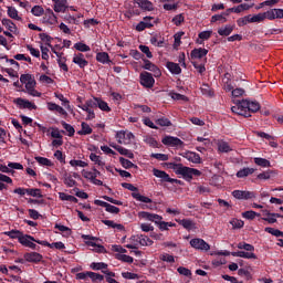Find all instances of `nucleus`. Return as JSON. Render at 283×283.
<instances>
[{
    "mask_svg": "<svg viewBox=\"0 0 283 283\" xmlns=\"http://www.w3.org/2000/svg\"><path fill=\"white\" fill-rule=\"evenodd\" d=\"M177 176H182L185 180L191 182L193 180V176H202V172L196 168H189L187 166H179L178 170H176Z\"/></svg>",
    "mask_w": 283,
    "mask_h": 283,
    "instance_id": "f257e3e1",
    "label": "nucleus"
},
{
    "mask_svg": "<svg viewBox=\"0 0 283 283\" xmlns=\"http://www.w3.org/2000/svg\"><path fill=\"white\" fill-rule=\"evenodd\" d=\"M122 187L124 189H128V191H133L132 196L135 200H138V202H145L146 205H149L151 202V199L148 197H145L136 191H138V188H136L134 185L132 184H127V182H123Z\"/></svg>",
    "mask_w": 283,
    "mask_h": 283,
    "instance_id": "f03ea898",
    "label": "nucleus"
},
{
    "mask_svg": "<svg viewBox=\"0 0 283 283\" xmlns=\"http://www.w3.org/2000/svg\"><path fill=\"white\" fill-rule=\"evenodd\" d=\"M244 106V99L237 101L235 106L231 107V112L233 114H238V116H244V118H251V114H249V111H247V107Z\"/></svg>",
    "mask_w": 283,
    "mask_h": 283,
    "instance_id": "7ed1b4c3",
    "label": "nucleus"
},
{
    "mask_svg": "<svg viewBox=\"0 0 283 283\" xmlns=\"http://www.w3.org/2000/svg\"><path fill=\"white\" fill-rule=\"evenodd\" d=\"M34 242H41V240L34 239V237L25 234L23 237H20V244L23 247H29V249H34L35 251H39V247Z\"/></svg>",
    "mask_w": 283,
    "mask_h": 283,
    "instance_id": "20e7f679",
    "label": "nucleus"
},
{
    "mask_svg": "<svg viewBox=\"0 0 283 283\" xmlns=\"http://www.w3.org/2000/svg\"><path fill=\"white\" fill-rule=\"evenodd\" d=\"M190 247H192V249H197V251H209V249H211V245H209V243L203 239L190 240Z\"/></svg>",
    "mask_w": 283,
    "mask_h": 283,
    "instance_id": "39448f33",
    "label": "nucleus"
},
{
    "mask_svg": "<svg viewBox=\"0 0 283 283\" xmlns=\"http://www.w3.org/2000/svg\"><path fill=\"white\" fill-rule=\"evenodd\" d=\"M155 83H156V81L154 80V76L151 75V73H149V72L140 73V84L144 87L151 88V87H154Z\"/></svg>",
    "mask_w": 283,
    "mask_h": 283,
    "instance_id": "423d86ee",
    "label": "nucleus"
},
{
    "mask_svg": "<svg viewBox=\"0 0 283 283\" xmlns=\"http://www.w3.org/2000/svg\"><path fill=\"white\" fill-rule=\"evenodd\" d=\"M232 196H233V198H237V200H251V199L255 198V192L234 190L232 192Z\"/></svg>",
    "mask_w": 283,
    "mask_h": 283,
    "instance_id": "0eeeda50",
    "label": "nucleus"
},
{
    "mask_svg": "<svg viewBox=\"0 0 283 283\" xmlns=\"http://www.w3.org/2000/svg\"><path fill=\"white\" fill-rule=\"evenodd\" d=\"M163 145H167L168 147H181V145H185L182 140L178 137H171V136H166L161 140Z\"/></svg>",
    "mask_w": 283,
    "mask_h": 283,
    "instance_id": "6e6552de",
    "label": "nucleus"
},
{
    "mask_svg": "<svg viewBox=\"0 0 283 283\" xmlns=\"http://www.w3.org/2000/svg\"><path fill=\"white\" fill-rule=\"evenodd\" d=\"M94 205H97V207H104L108 213H120V208L113 206L108 202L96 199L94 201Z\"/></svg>",
    "mask_w": 283,
    "mask_h": 283,
    "instance_id": "1a4fd4ad",
    "label": "nucleus"
},
{
    "mask_svg": "<svg viewBox=\"0 0 283 283\" xmlns=\"http://www.w3.org/2000/svg\"><path fill=\"white\" fill-rule=\"evenodd\" d=\"M145 65L143 66L144 70H148V72H153L155 77L161 76L163 73L160 72V69L156 66V64L151 63V61L144 59Z\"/></svg>",
    "mask_w": 283,
    "mask_h": 283,
    "instance_id": "9d476101",
    "label": "nucleus"
},
{
    "mask_svg": "<svg viewBox=\"0 0 283 283\" xmlns=\"http://www.w3.org/2000/svg\"><path fill=\"white\" fill-rule=\"evenodd\" d=\"M13 103L20 107V109H36V105L32 104L28 99H23L21 97H18L13 99Z\"/></svg>",
    "mask_w": 283,
    "mask_h": 283,
    "instance_id": "9b49d317",
    "label": "nucleus"
},
{
    "mask_svg": "<svg viewBox=\"0 0 283 283\" xmlns=\"http://www.w3.org/2000/svg\"><path fill=\"white\" fill-rule=\"evenodd\" d=\"M243 107H245L248 114L260 112V103L249 102V99H243Z\"/></svg>",
    "mask_w": 283,
    "mask_h": 283,
    "instance_id": "f8f14e48",
    "label": "nucleus"
},
{
    "mask_svg": "<svg viewBox=\"0 0 283 283\" xmlns=\"http://www.w3.org/2000/svg\"><path fill=\"white\" fill-rule=\"evenodd\" d=\"M133 240H135L136 242H139L142 247H151L154 244V241H151L149 237L143 235V234L133 235Z\"/></svg>",
    "mask_w": 283,
    "mask_h": 283,
    "instance_id": "ddd939ff",
    "label": "nucleus"
},
{
    "mask_svg": "<svg viewBox=\"0 0 283 283\" xmlns=\"http://www.w3.org/2000/svg\"><path fill=\"white\" fill-rule=\"evenodd\" d=\"M151 17H145L144 18V21L139 22L137 25H136V30L137 32H143V30H146V28H154V24L150 23L149 21H151Z\"/></svg>",
    "mask_w": 283,
    "mask_h": 283,
    "instance_id": "4468645a",
    "label": "nucleus"
},
{
    "mask_svg": "<svg viewBox=\"0 0 283 283\" xmlns=\"http://www.w3.org/2000/svg\"><path fill=\"white\" fill-rule=\"evenodd\" d=\"M36 244H42V247H49L50 249H57L59 251H61L62 249H65V243L63 242H54V243H50L48 241H36Z\"/></svg>",
    "mask_w": 283,
    "mask_h": 283,
    "instance_id": "2eb2a0df",
    "label": "nucleus"
},
{
    "mask_svg": "<svg viewBox=\"0 0 283 283\" xmlns=\"http://www.w3.org/2000/svg\"><path fill=\"white\" fill-rule=\"evenodd\" d=\"M207 54H209V50L199 48V49L192 50L190 53V56L191 59H205Z\"/></svg>",
    "mask_w": 283,
    "mask_h": 283,
    "instance_id": "dca6fc26",
    "label": "nucleus"
},
{
    "mask_svg": "<svg viewBox=\"0 0 283 283\" xmlns=\"http://www.w3.org/2000/svg\"><path fill=\"white\" fill-rule=\"evenodd\" d=\"M153 174L156 176V178H160L161 182H171V177H169V175L163 170L154 168Z\"/></svg>",
    "mask_w": 283,
    "mask_h": 283,
    "instance_id": "f3484780",
    "label": "nucleus"
},
{
    "mask_svg": "<svg viewBox=\"0 0 283 283\" xmlns=\"http://www.w3.org/2000/svg\"><path fill=\"white\" fill-rule=\"evenodd\" d=\"M24 260L27 262H41V260H43V255L38 252H30L24 254Z\"/></svg>",
    "mask_w": 283,
    "mask_h": 283,
    "instance_id": "a211bd4d",
    "label": "nucleus"
},
{
    "mask_svg": "<svg viewBox=\"0 0 283 283\" xmlns=\"http://www.w3.org/2000/svg\"><path fill=\"white\" fill-rule=\"evenodd\" d=\"M177 222L179 224H181V227H184V229H187V231H191L192 229H198L196 227V222H193V220H191V219L177 220Z\"/></svg>",
    "mask_w": 283,
    "mask_h": 283,
    "instance_id": "6ab92c4d",
    "label": "nucleus"
},
{
    "mask_svg": "<svg viewBox=\"0 0 283 283\" xmlns=\"http://www.w3.org/2000/svg\"><path fill=\"white\" fill-rule=\"evenodd\" d=\"M73 63H75V65H78V67H85L87 66V60H85V56L82 53H78L77 55H75L73 57Z\"/></svg>",
    "mask_w": 283,
    "mask_h": 283,
    "instance_id": "aec40b11",
    "label": "nucleus"
},
{
    "mask_svg": "<svg viewBox=\"0 0 283 283\" xmlns=\"http://www.w3.org/2000/svg\"><path fill=\"white\" fill-rule=\"evenodd\" d=\"M185 158H187V160H189V163H193L195 165H200V163H201L200 155H198L193 151L186 153Z\"/></svg>",
    "mask_w": 283,
    "mask_h": 283,
    "instance_id": "412c9836",
    "label": "nucleus"
},
{
    "mask_svg": "<svg viewBox=\"0 0 283 283\" xmlns=\"http://www.w3.org/2000/svg\"><path fill=\"white\" fill-rule=\"evenodd\" d=\"M166 66L169 72H171V74H181L182 72V69H180V65L178 63L167 62Z\"/></svg>",
    "mask_w": 283,
    "mask_h": 283,
    "instance_id": "4be33fe9",
    "label": "nucleus"
},
{
    "mask_svg": "<svg viewBox=\"0 0 283 283\" xmlns=\"http://www.w3.org/2000/svg\"><path fill=\"white\" fill-rule=\"evenodd\" d=\"M113 149H116L120 156H126L127 158H134V153H132L129 149H126L122 146H113Z\"/></svg>",
    "mask_w": 283,
    "mask_h": 283,
    "instance_id": "5701e85b",
    "label": "nucleus"
},
{
    "mask_svg": "<svg viewBox=\"0 0 283 283\" xmlns=\"http://www.w3.org/2000/svg\"><path fill=\"white\" fill-rule=\"evenodd\" d=\"M2 25H6V28L8 30H10L13 34H17V32H18L17 24H14V22H12V20L2 19Z\"/></svg>",
    "mask_w": 283,
    "mask_h": 283,
    "instance_id": "b1692460",
    "label": "nucleus"
},
{
    "mask_svg": "<svg viewBox=\"0 0 283 283\" xmlns=\"http://www.w3.org/2000/svg\"><path fill=\"white\" fill-rule=\"evenodd\" d=\"M48 106L51 112H57V114H62V116H67V112H65L64 108L61 107L60 105L54 103H49Z\"/></svg>",
    "mask_w": 283,
    "mask_h": 283,
    "instance_id": "393cba45",
    "label": "nucleus"
},
{
    "mask_svg": "<svg viewBox=\"0 0 283 283\" xmlns=\"http://www.w3.org/2000/svg\"><path fill=\"white\" fill-rule=\"evenodd\" d=\"M137 3L142 10H147L148 12L154 10V4L148 0H138Z\"/></svg>",
    "mask_w": 283,
    "mask_h": 283,
    "instance_id": "a878e982",
    "label": "nucleus"
},
{
    "mask_svg": "<svg viewBox=\"0 0 283 283\" xmlns=\"http://www.w3.org/2000/svg\"><path fill=\"white\" fill-rule=\"evenodd\" d=\"M65 10H67V0H61L59 2H55L54 4L55 12H65Z\"/></svg>",
    "mask_w": 283,
    "mask_h": 283,
    "instance_id": "bb28decb",
    "label": "nucleus"
},
{
    "mask_svg": "<svg viewBox=\"0 0 283 283\" xmlns=\"http://www.w3.org/2000/svg\"><path fill=\"white\" fill-rule=\"evenodd\" d=\"M119 163L124 169H132V167H135V169H138V166H136L134 163H132L129 159H126L125 157H119Z\"/></svg>",
    "mask_w": 283,
    "mask_h": 283,
    "instance_id": "cd10ccee",
    "label": "nucleus"
},
{
    "mask_svg": "<svg viewBox=\"0 0 283 283\" xmlns=\"http://www.w3.org/2000/svg\"><path fill=\"white\" fill-rule=\"evenodd\" d=\"M43 21L46 23H54V21H56V15H54V11L48 9L43 18Z\"/></svg>",
    "mask_w": 283,
    "mask_h": 283,
    "instance_id": "c85d7f7f",
    "label": "nucleus"
},
{
    "mask_svg": "<svg viewBox=\"0 0 283 283\" xmlns=\"http://www.w3.org/2000/svg\"><path fill=\"white\" fill-rule=\"evenodd\" d=\"M4 235H8L9 238H12V239H18L19 242H21V238H23V232L19 230H11V231L4 232Z\"/></svg>",
    "mask_w": 283,
    "mask_h": 283,
    "instance_id": "c756f323",
    "label": "nucleus"
},
{
    "mask_svg": "<svg viewBox=\"0 0 283 283\" xmlns=\"http://www.w3.org/2000/svg\"><path fill=\"white\" fill-rule=\"evenodd\" d=\"M255 169L253 168H243L237 172V178H247V176H251Z\"/></svg>",
    "mask_w": 283,
    "mask_h": 283,
    "instance_id": "7c9ffc66",
    "label": "nucleus"
},
{
    "mask_svg": "<svg viewBox=\"0 0 283 283\" xmlns=\"http://www.w3.org/2000/svg\"><path fill=\"white\" fill-rule=\"evenodd\" d=\"M82 239L83 240H88V241H86L87 247H93V249H94L97 245L96 241H98V238H96V237L83 234Z\"/></svg>",
    "mask_w": 283,
    "mask_h": 283,
    "instance_id": "2f4dec72",
    "label": "nucleus"
},
{
    "mask_svg": "<svg viewBox=\"0 0 283 283\" xmlns=\"http://www.w3.org/2000/svg\"><path fill=\"white\" fill-rule=\"evenodd\" d=\"M231 32H233V27L230 24H227L224 28L218 30V34H220V36H229Z\"/></svg>",
    "mask_w": 283,
    "mask_h": 283,
    "instance_id": "473e14b6",
    "label": "nucleus"
},
{
    "mask_svg": "<svg viewBox=\"0 0 283 283\" xmlns=\"http://www.w3.org/2000/svg\"><path fill=\"white\" fill-rule=\"evenodd\" d=\"M91 269H93V271H108L107 270V263H104V262H99V263H96V262H93L91 264Z\"/></svg>",
    "mask_w": 283,
    "mask_h": 283,
    "instance_id": "72a5a7b5",
    "label": "nucleus"
},
{
    "mask_svg": "<svg viewBox=\"0 0 283 283\" xmlns=\"http://www.w3.org/2000/svg\"><path fill=\"white\" fill-rule=\"evenodd\" d=\"M77 134H78L80 136H87V135L92 134V127H90V126L87 125V123L83 122V123H82V129L78 130Z\"/></svg>",
    "mask_w": 283,
    "mask_h": 283,
    "instance_id": "f704fd0d",
    "label": "nucleus"
},
{
    "mask_svg": "<svg viewBox=\"0 0 283 283\" xmlns=\"http://www.w3.org/2000/svg\"><path fill=\"white\" fill-rule=\"evenodd\" d=\"M8 17H10V19H14L15 21H21V17H19V11H17L14 7H8Z\"/></svg>",
    "mask_w": 283,
    "mask_h": 283,
    "instance_id": "c9c22d12",
    "label": "nucleus"
},
{
    "mask_svg": "<svg viewBox=\"0 0 283 283\" xmlns=\"http://www.w3.org/2000/svg\"><path fill=\"white\" fill-rule=\"evenodd\" d=\"M96 61H98V63H109V54H107V52H99L96 55Z\"/></svg>",
    "mask_w": 283,
    "mask_h": 283,
    "instance_id": "e433bc0d",
    "label": "nucleus"
},
{
    "mask_svg": "<svg viewBox=\"0 0 283 283\" xmlns=\"http://www.w3.org/2000/svg\"><path fill=\"white\" fill-rule=\"evenodd\" d=\"M39 38L41 39V41H43V43H45V45H48V48H52V36H50L48 33H40Z\"/></svg>",
    "mask_w": 283,
    "mask_h": 283,
    "instance_id": "4c0bfd02",
    "label": "nucleus"
},
{
    "mask_svg": "<svg viewBox=\"0 0 283 283\" xmlns=\"http://www.w3.org/2000/svg\"><path fill=\"white\" fill-rule=\"evenodd\" d=\"M87 275L92 280V282H102L105 279L103 274H98L96 272H87Z\"/></svg>",
    "mask_w": 283,
    "mask_h": 283,
    "instance_id": "58836bf2",
    "label": "nucleus"
},
{
    "mask_svg": "<svg viewBox=\"0 0 283 283\" xmlns=\"http://www.w3.org/2000/svg\"><path fill=\"white\" fill-rule=\"evenodd\" d=\"M218 149L223 154H229V151H231V146H229V143L227 142H220L218 144Z\"/></svg>",
    "mask_w": 283,
    "mask_h": 283,
    "instance_id": "ea45409f",
    "label": "nucleus"
},
{
    "mask_svg": "<svg viewBox=\"0 0 283 283\" xmlns=\"http://www.w3.org/2000/svg\"><path fill=\"white\" fill-rule=\"evenodd\" d=\"M59 196H60V199L66 200L67 202H78V199L72 195L60 192Z\"/></svg>",
    "mask_w": 283,
    "mask_h": 283,
    "instance_id": "a19ab883",
    "label": "nucleus"
},
{
    "mask_svg": "<svg viewBox=\"0 0 283 283\" xmlns=\"http://www.w3.org/2000/svg\"><path fill=\"white\" fill-rule=\"evenodd\" d=\"M254 163L259 167H271V161H269V159L256 157L254 158Z\"/></svg>",
    "mask_w": 283,
    "mask_h": 283,
    "instance_id": "79ce46f5",
    "label": "nucleus"
},
{
    "mask_svg": "<svg viewBox=\"0 0 283 283\" xmlns=\"http://www.w3.org/2000/svg\"><path fill=\"white\" fill-rule=\"evenodd\" d=\"M90 158H91L92 163H94L95 165H98V167H105L104 161L101 160V156H98V155L92 153V154L90 155Z\"/></svg>",
    "mask_w": 283,
    "mask_h": 283,
    "instance_id": "37998d69",
    "label": "nucleus"
},
{
    "mask_svg": "<svg viewBox=\"0 0 283 283\" xmlns=\"http://www.w3.org/2000/svg\"><path fill=\"white\" fill-rule=\"evenodd\" d=\"M27 193L33 198H43V195H41V189L39 188L27 189Z\"/></svg>",
    "mask_w": 283,
    "mask_h": 283,
    "instance_id": "c03bdc74",
    "label": "nucleus"
},
{
    "mask_svg": "<svg viewBox=\"0 0 283 283\" xmlns=\"http://www.w3.org/2000/svg\"><path fill=\"white\" fill-rule=\"evenodd\" d=\"M170 96H171V98H172L174 101H184V103L189 102V97H187V96H185V95H182V94H180V93H174V92H171V93H170Z\"/></svg>",
    "mask_w": 283,
    "mask_h": 283,
    "instance_id": "a18cd8bd",
    "label": "nucleus"
},
{
    "mask_svg": "<svg viewBox=\"0 0 283 283\" xmlns=\"http://www.w3.org/2000/svg\"><path fill=\"white\" fill-rule=\"evenodd\" d=\"M156 124L159 125L160 127H171V120L166 117H161L156 120Z\"/></svg>",
    "mask_w": 283,
    "mask_h": 283,
    "instance_id": "49530a36",
    "label": "nucleus"
},
{
    "mask_svg": "<svg viewBox=\"0 0 283 283\" xmlns=\"http://www.w3.org/2000/svg\"><path fill=\"white\" fill-rule=\"evenodd\" d=\"M201 94H203V96H213V91H211V86H209L208 84H202L201 86Z\"/></svg>",
    "mask_w": 283,
    "mask_h": 283,
    "instance_id": "de8ad7c7",
    "label": "nucleus"
},
{
    "mask_svg": "<svg viewBox=\"0 0 283 283\" xmlns=\"http://www.w3.org/2000/svg\"><path fill=\"white\" fill-rule=\"evenodd\" d=\"M36 163H39V165H43L44 167H52V161L48 158L44 157H35Z\"/></svg>",
    "mask_w": 283,
    "mask_h": 283,
    "instance_id": "09e8293b",
    "label": "nucleus"
},
{
    "mask_svg": "<svg viewBox=\"0 0 283 283\" xmlns=\"http://www.w3.org/2000/svg\"><path fill=\"white\" fill-rule=\"evenodd\" d=\"M74 48L78 52H90V46L83 42L75 43Z\"/></svg>",
    "mask_w": 283,
    "mask_h": 283,
    "instance_id": "8fccbe9b",
    "label": "nucleus"
},
{
    "mask_svg": "<svg viewBox=\"0 0 283 283\" xmlns=\"http://www.w3.org/2000/svg\"><path fill=\"white\" fill-rule=\"evenodd\" d=\"M61 125L63 126V128L69 133V136H74L75 134V129H74V126L65 123V122H61Z\"/></svg>",
    "mask_w": 283,
    "mask_h": 283,
    "instance_id": "3c124183",
    "label": "nucleus"
},
{
    "mask_svg": "<svg viewBox=\"0 0 283 283\" xmlns=\"http://www.w3.org/2000/svg\"><path fill=\"white\" fill-rule=\"evenodd\" d=\"M97 103V107L102 109V112H112V108H109V105H107L105 101L98 98Z\"/></svg>",
    "mask_w": 283,
    "mask_h": 283,
    "instance_id": "603ef678",
    "label": "nucleus"
},
{
    "mask_svg": "<svg viewBox=\"0 0 283 283\" xmlns=\"http://www.w3.org/2000/svg\"><path fill=\"white\" fill-rule=\"evenodd\" d=\"M255 216H260V213H256L253 210L242 212V218H245L247 220H254Z\"/></svg>",
    "mask_w": 283,
    "mask_h": 283,
    "instance_id": "864d4df0",
    "label": "nucleus"
},
{
    "mask_svg": "<svg viewBox=\"0 0 283 283\" xmlns=\"http://www.w3.org/2000/svg\"><path fill=\"white\" fill-rule=\"evenodd\" d=\"M230 224L232 226V229H242V227H244V221L239 219H232L230 221Z\"/></svg>",
    "mask_w": 283,
    "mask_h": 283,
    "instance_id": "5fc2aeb1",
    "label": "nucleus"
},
{
    "mask_svg": "<svg viewBox=\"0 0 283 283\" xmlns=\"http://www.w3.org/2000/svg\"><path fill=\"white\" fill-rule=\"evenodd\" d=\"M216 21H221V23H227V18L224 13L212 15L211 23H216Z\"/></svg>",
    "mask_w": 283,
    "mask_h": 283,
    "instance_id": "6e6d98bb",
    "label": "nucleus"
},
{
    "mask_svg": "<svg viewBox=\"0 0 283 283\" xmlns=\"http://www.w3.org/2000/svg\"><path fill=\"white\" fill-rule=\"evenodd\" d=\"M31 12L34 17H41L43 14V12H45V10H43V8L41 6H34L31 9Z\"/></svg>",
    "mask_w": 283,
    "mask_h": 283,
    "instance_id": "4d7b16f0",
    "label": "nucleus"
},
{
    "mask_svg": "<svg viewBox=\"0 0 283 283\" xmlns=\"http://www.w3.org/2000/svg\"><path fill=\"white\" fill-rule=\"evenodd\" d=\"M265 232L270 233L271 235H274L275 238H281L282 231L275 229V228H265Z\"/></svg>",
    "mask_w": 283,
    "mask_h": 283,
    "instance_id": "13d9d810",
    "label": "nucleus"
},
{
    "mask_svg": "<svg viewBox=\"0 0 283 283\" xmlns=\"http://www.w3.org/2000/svg\"><path fill=\"white\" fill-rule=\"evenodd\" d=\"M139 50L140 52H143V54H146L147 59H153L154 54H151V51L149 50V46L147 45H139Z\"/></svg>",
    "mask_w": 283,
    "mask_h": 283,
    "instance_id": "bf43d9fd",
    "label": "nucleus"
},
{
    "mask_svg": "<svg viewBox=\"0 0 283 283\" xmlns=\"http://www.w3.org/2000/svg\"><path fill=\"white\" fill-rule=\"evenodd\" d=\"M269 19L270 21L275 20V9L269 10L266 12H263V20Z\"/></svg>",
    "mask_w": 283,
    "mask_h": 283,
    "instance_id": "052dcab7",
    "label": "nucleus"
},
{
    "mask_svg": "<svg viewBox=\"0 0 283 283\" xmlns=\"http://www.w3.org/2000/svg\"><path fill=\"white\" fill-rule=\"evenodd\" d=\"M153 217H154V213L151 212L142 211L138 213V218H142L143 220H149V222H151Z\"/></svg>",
    "mask_w": 283,
    "mask_h": 283,
    "instance_id": "680f3d73",
    "label": "nucleus"
},
{
    "mask_svg": "<svg viewBox=\"0 0 283 283\" xmlns=\"http://www.w3.org/2000/svg\"><path fill=\"white\" fill-rule=\"evenodd\" d=\"M86 104H87V107H90L91 109H94V108L98 107V97L87 99Z\"/></svg>",
    "mask_w": 283,
    "mask_h": 283,
    "instance_id": "e2e57ef3",
    "label": "nucleus"
},
{
    "mask_svg": "<svg viewBox=\"0 0 283 283\" xmlns=\"http://www.w3.org/2000/svg\"><path fill=\"white\" fill-rule=\"evenodd\" d=\"M240 258H245L247 260H258V255H255V253H253V252L241 251Z\"/></svg>",
    "mask_w": 283,
    "mask_h": 283,
    "instance_id": "0e129e2a",
    "label": "nucleus"
},
{
    "mask_svg": "<svg viewBox=\"0 0 283 283\" xmlns=\"http://www.w3.org/2000/svg\"><path fill=\"white\" fill-rule=\"evenodd\" d=\"M150 158H156V160L167 161L169 160V155L165 154H151Z\"/></svg>",
    "mask_w": 283,
    "mask_h": 283,
    "instance_id": "69168bd1",
    "label": "nucleus"
},
{
    "mask_svg": "<svg viewBox=\"0 0 283 283\" xmlns=\"http://www.w3.org/2000/svg\"><path fill=\"white\" fill-rule=\"evenodd\" d=\"M71 167H87V163L83 161V160H76V159H72L70 161Z\"/></svg>",
    "mask_w": 283,
    "mask_h": 283,
    "instance_id": "338daca9",
    "label": "nucleus"
},
{
    "mask_svg": "<svg viewBox=\"0 0 283 283\" xmlns=\"http://www.w3.org/2000/svg\"><path fill=\"white\" fill-rule=\"evenodd\" d=\"M238 249H244V251H255V247L249 243H239Z\"/></svg>",
    "mask_w": 283,
    "mask_h": 283,
    "instance_id": "774afa93",
    "label": "nucleus"
}]
</instances>
